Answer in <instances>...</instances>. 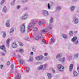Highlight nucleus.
<instances>
[{"mask_svg": "<svg viewBox=\"0 0 79 79\" xmlns=\"http://www.w3.org/2000/svg\"><path fill=\"white\" fill-rule=\"evenodd\" d=\"M17 79H21V75L19 74H18L17 76Z\"/></svg>", "mask_w": 79, "mask_h": 79, "instance_id": "26", "label": "nucleus"}, {"mask_svg": "<svg viewBox=\"0 0 79 79\" xmlns=\"http://www.w3.org/2000/svg\"><path fill=\"white\" fill-rule=\"evenodd\" d=\"M0 48L2 50H4L5 53H6V51L5 50V45H3L2 46H0Z\"/></svg>", "mask_w": 79, "mask_h": 79, "instance_id": "11", "label": "nucleus"}, {"mask_svg": "<svg viewBox=\"0 0 79 79\" xmlns=\"http://www.w3.org/2000/svg\"><path fill=\"white\" fill-rule=\"evenodd\" d=\"M44 56H47V53H45L44 54Z\"/></svg>", "mask_w": 79, "mask_h": 79, "instance_id": "59", "label": "nucleus"}, {"mask_svg": "<svg viewBox=\"0 0 79 79\" xmlns=\"http://www.w3.org/2000/svg\"><path fill=\"white\" fill-rule=\"evenodd\" d=\"M31 26H30L29 25L28 27V32H30V29H31Z\"/></svg>", "mask_w": 79, "mask_h": 79, "instance_id": "32", "label": "nucleus"}, {"mask_svg": "<svg viewBox=\"0 0 79 79\" xmlns=\"http://www.w3.org/2000/svg\"><path fill=\"white\" fill-rule=\"evenodd\" d=\"M78 20H73V22L74 24H77L78 23Z\"/></svg>", "mask_w": 79, "mask_h": 79, "instance_id": "29", "label": "nucleus"}, {"mask_svg": "<svg viewBox=\"0 0 79 79\" xmlns=\"http://www.w3.org/2000/svg\"><path fill=\"white\" fill-rule=\"evenodd\" d=\"M10 64V62H8L7 63V66H9Z\"/></svg>", "mask_w": 79, "mask_h": 79, "instance_id": "49", "label": "nucleus"}, {"mask_svg": "<svg viewBox=\"0 0 79 79\" xmlns=\"http://www.w3.org/2000/svg\"><path fill=\"white\" fill-rule=\"evenodd\" d=\"M19 61L20 64H24V63H24V61L22 59L19 60Z\"/></svg>", "mask_w": 79, "mask_h": 79, "instance_id": "22", "label": "nucleus"}, {"mask_svg": "<svg viewBox=\"0 0 79 79\" xmlns=\"http://www.w3.org/2000/svg\"><path fill=\"white\" fill-rule=\"evenodd\" d=\"M73 20H78L77 18H73Z\"/></svg>", "mask_w": 79, "mask_h": 79, "instance_id": "52", "label": "nucleus"}, {"mask_svg": "<svg viewBox=\"0 0 79 79\" xmlns=\"http://www.w3.org/2000/svg\"><path fill=\"white\" fill-rule=\"evenodd\" d=\"M78 55H79V54L76 53L74 55V58H78Z\"/></svg>", "mask_w": 79, "mask_h": 79, "instance_id": "28", "label": "nucleus"}, {"mask_svg": "<svg viewBox=\"0 0 79 79\" xmlns=\"http://www.w3.org/2000/svg\"><path fill=\"white\" fill-rule=\"evenodd\" d=\"M32 50L33 51H34V52H36V48L35 47H33V48H32Z\"/></svg>", "mask_w": 79, "mask_h": 79, "instance_id": "40", "label": "nucleus"}, {"mask_svg": "<svg viewBox=\"0 0 79 79\" xmlns=\"http://www.w3.org/2000/svg\"><path fill=\"white\" fill-rule=\"evenodd\" d=\"M15 0H13V1L11 2V5L12 6H13V5H15Z\"/></svg>", "mask_w": 79, "mask_h": 79, "instance_id": "31", "label": "nucleus"}, {"mask_svg": "<svg viewBox=\"0 0 79 79\" xmlns=\"http://www.w3.org/2000/svg\"><path fill=\"white\" fill-rule=\"evenodd\" d=\"M45 32L44 30H41L40 32L37 35L36 37V40H39L41 39L42 38V34Z\"/></svg>", "mask_w": 79, "mask_h": 79, "instance_id": "1", "label": "nucleus"}, {"mask_svg": "<svg viewBox=\"0 0 79 79\" xmlns=\"http://www.w3.org/2000/svg\"><path fill=\"white\" fill-rule=\"evenodd\" d=\"M28 7H25L23 8L24 11H26V10H28Z\"/></svg>", "mask_w": 79, "mask_h": 79, "instance_id": "41", "label": "nucleus"}, {"mask_svg": "<svg viewBox=\"0 0 79 79\" xmlns=\"http://www.w3.org/2000/svg\"><path fill=\"white\" fill-rule=\"evenodd\" d=\"M27 2V0H22V2L23 3H26Z\"/></svg>", "mask_w": 79, "mask_h": 79, "instance_id": "34", "label": "nucleus"}, {"mask_svg": "<svg viewBox=\"0 0 79 79\" xmlns=\"http://www.w3.org/2000/svg\"><path fill=\"white\" fill-rule=\"evenodd\" d=\"M21 8V6L20 5H19L17 6V9H19Z\"/></svg>", "mask_w": 79, "mask_h": 79, "instance_id": "50", "label": "nucleus"}, {"mask_svg": "<svg viewBox=\"0 0 79 79\" xmlns=\"http://www.w3.org/2000/svg\"><path fill=\"white\" fill-rule=\"evenodd\" d=\"M48 59V58H44V60H45V61H46V60H47Z\"/></svg>", "mask_w": 79, "mask_h": 79, "instance_id": "58", "label": "nucleus"}, {"mask_svg": "<svg viewBox=\"0 0 79 79\" xmlns=\"http://www.w3.org/2000/svg\"><path fill=\"white\" fill-rule=\"evenodd\" d=\"M18 58H20V56L19 54L18 55Z\"/></svg>", "mask_w": 79, "mask_h": 79, "instance_id": "64", "label": "nucleus"}, {"mask_svg": "<svg viewBox=\"0 0 79 79\" xmlns=\"http://www.w3.org/2000/svg\"><path fill=\"white\" fill-rule=\"evenodd\" d=\"M53 25L51 24H50L49 25V26L48 27V29H52L53 28Z\"/></svg>", "mask_w": 79, "mask_h": 79, "instance_id": "19", "label": "nucleus"}, {"mask_svg": "<svg viewBox=\"0 0 79 79\" xmlns=\"http://www.w3.org/2000/svg\"><path fill=\"white\" fill-rule=\"evenodd\" d=\"M44 30V31L45 32H47V31H48V29H47V28L45 29Z\"/></svg>", "mask_w": 79, "mask_h": 79, "instance_id": "47", "label": "nucleus"}, {"mask_svg": "<svg viewBox=\"0 0 79 79\" xmlns=\"http://www.w3.org/2000/svg\"><path fill=\"white\" fill-rule=\"evenodd\" d=\"M11 68L12 69H13V64H12L11 66Z\"/></svg>", "mask_w": 79, "mask_h": 79, "instance_id": "53", "label": "nucleus"}, {"mask_svg": "<svg viewBox=\"0 0 79 79\" xmlns=\"http://www.w3.org/2000/svg\"><path fill=\"white\" fill-rule=\"evenodd\" d=\"M37 22L35 20L33 21L32 22L30 23L29 24V25L31 27L34 26L35 25H37Z\"/></svg>", "mask_w": 79, "mask_h": 79, "instance_id": "8", "label": "nucleus"}, {"mask_svg": "<svg viewBox=\"0 0 79 79\" xmlns=\"http://www.w3.org/2000/svg\"><path fill=\"white\" fill-rule=\"evenodd\" d=\"M1 55L2 56H5V54L3 53V52H1Z\"/></svg>", "mask_w": 79, "mask_h": 79, "instance_id": "48", "label": "nucleus"}, {"mask_svg": "<svg viewBox=\"0 0 79 79\" xmlns=\"http://www.w3.org/2000/svg\"><path fill=\"white\" fill-rule=\"evenodd\" d=\"M45 22H44L43 21L40 20L38 22V24L39 26H41V25H42L43 24H45Z\"/></svg>", "mask_w": 79, "mask_h": 79, "instance_id": "15", "label": "nucleus"}, {"mask_svg": "<svg viewBox=\"0 0 79 79\" xmlns=\"http://www.w3.org/2000/svg\"><path fill=\"white\" fill-rule=\"evenodd\" d=\"M19 44L20 46H23V45H24V44L21 42L19 43Z\"/></svg>", "mask_w": 79, "mask_h": 79, "instance_id": "43", "label": "nucleus"}, {"mask_svg": "<svg viewBox=\"0 0 79 79\" xmlns=\"http://www.w3.org/2000/svg\"><path fill=\"white\" fill-rule=\"evenodd\" d=\"M52 71L53 73H55V70H54L53 69H52Z\"/></svg>", "mask_w": 79, "mask_h": 79, "instance_id": "61", "label": "nucleus"}, {"mask_svg": "<svg viewBox=\"0 0 79 79\" xmlns=\"http://www.w3.org/2000/svg\"><path fill=\"white\" fill-rule=\"evenodd\" d=\"M48 9H50V4H49V3L48 4Z\"/></svg>", "mask_w": 79, "mask_h": 79, "instance_id": "45", "label": "nucleus"}, {"mask_svg": "<svg viewBox=\"0 0 79 79\" xmlns=\"http://www.w3.org/2000/svg\"><path fill=\"white\" fill-rule=\"evenodd\" d=\"M28 16V14L27 13H25L23 14L22 17L20 18L21 19H26Z\"/></svg>", "mask_w": 79, "mask_h": 79, "instance_id": "3", "label": "nucleus"}, {"mask_svg": "<svg viewBox=\"0 0 79 79\" xmlns=\"http://www.w3.org/2000/svg\"><path fill=\"white\" fill-rule=\"evenodd\" d=\"M33 29V30L34 31H37V28L36 27H32Z\"/></svg>", "mask_w": 79, "mask_h": 79, "instance_id": "33", "label": "nucleus"}, {"mask_svg": "<svg viewBox=\"0 0 79 79\" xmlns=\"http://www.w3.org/2000/svg\"><path fill=\"white\" fill-rule=\"evenodd\" d=\"M50 23H53V20H50L49 21Z\"/></svg>", "mask_w": 79, "mask_h": 79, "instance_id": "54", "label": "nucleus"}, {"mask_svg": "<svg viewBox=\"0 0 79 79\" xmlns=\"http://www.w3.org/2000/svg\"><path fill=\"white\" fill-rule=\"evenodd\" d=\"M77 0H72L73 2H77Z\"/></svg>", "mask_w": 79, "mask_h": 79, "instance_id": "63", "label": "nucleus"}, {"mask_svg": "<svg viewBox=\"0 0 79 79\" xmlns=\"http://www.w3.org/2000/svg\"><path fill=\"white\" fill-rule=\"evenodd\" d=\"M75 8H76V7L73 6H72L71 7H70V10L71 11L73 12V11H74V9H75Z\"/></svg>", "mask_w": 79, "mask_h": 79, "instance_id": "14", "label": "nucleus"}, {"mask_svg": "<svg viewBox=\"0 0 79 79\" xmlns=\"http://www.w3.org/2000/svg\"><path fill=\"white\" fill-rule=\"evenodd\" d=\"M77 40V37L75 36L72 39V42H73L75 44L77 45L78 44V40Z\"/></svg>", "mask_w": 79, "mask_h": 79, "instance_id": "4", "label": "nucleus"}, {"mask_svg": "<svg viewBox=\"0 0 79 79\" xmlns=\"http://www.w3.org/2000/svg\"><path fill=\"white\" fill-rule=\"evenodd\" d=\"M69 35H73V31H70L69 33Z\"/></svg>", "mask_w": 79, "mask_h": 79, "instance_id": "44", "label": "nucleus"}, {"mask_svg": "<svg viewBox=\"0 0 79 79\" xmlns=\"http://www.w3.org/2000/svg\"><path fill=\"white\" fill-rule=\"evenodd\" d=\"M43 14L44 16H48L49 15L48 11L45 10L43 11Z\"/></svg>", "mask_w": 79, "mask_h": 79, "instance_id": "10", "label": "nucleus"}, {"mask_svg": "<svg viewBox=\"0 0 79 79\" xmlns=\"http://www.w3.org/2000/svg\"><path fill=\"white\" fill-rule=\"evenodd\" d=\"M44 58V56L42 55L37 56L35 57V59L37 61H41Z\"/></svg>", "mask_w": 79, "mask_h": 79, "instance_id": "6", "label": "nucleus"}, {"mask_svg": "<svg viewBox=\"0 0 79 79\" xmlns=\"http://www.w3.org/2000/svg\"><path fill=\"white\" fill-rule=\"evenodd\" d=\"M65 61V57H63L62 59V62H64Z\"/></svg>", "mask_w": 79, "mask_h": 79, "instance_id": "42", "label": "nucleus"}, {"mask_svg": "<svg viewBox=\"0 0 79 79\" xmlns=\"http://www.w3.org/2000/svg\"><path fill=\"white\" fill-rule=\"evenodd\" d=\"M77 70L78 71V72L79 73V67H77Z\"/></svg>", "mask_w": 79, "mask_h": 79, "instance_id": "55", "label": "nucleus"}, {"mask_svg": "<svg viewBox=\"0 0 79 79\" xmlns=\"http://www.w3.org/2000/svg\"><path fill=\"white\" fill-rule=\"evenodd\" d=\"M53 17H51L50 18V20H53Z\"/></svg>", "mask_w": 79, "mask_h": 79, "instance_id": "57", "label": "nucleus"}, {"mask_svg": "<svg viewBox=\"0 0 79 79\" xmlns=\"http://www.w3.org/2000/svg\"><path fill=\"white\" fill-rule=\"evenodd\" d=\"M47 76L48 78L49 79H52V75L50 73H48L47 74Z\"/></svg>", "mask_w": 79, "mask_h": 79, "instance_id": "12", "label": "nucleus"}, {"mask_svg": "<svg viewBox=\"0 0 79 79\" xmlns=\"http://www.w3.org/2000/svg\"><path fill=\"white\" fill-rule=\"evenodd\" d=\"M73 74L74 76H77V73L76 71H74L73 72Z\"/></svg>", "mask_w": 79, "mask_h": 79, "instance_id": "27", "label": "nucleus"}, {"mask_svg": "<svg viewBox=\"0 0 79 79\" xmlns=\"http://www.w3.org/2000/svg\"><path fill=\"white\" fill-rule=\"evenodd\" d=\"M19 52L20 53H23L24 52V50L22 49H20L18 50Z\"/></svg>", "mask_w": 79, "mask_h": 79, "instance_id": "24", "label": "nucleus"}, {"mask_svg": "<svg viewBox=\"0 0 79 79\" xmlns=\"http://www.w3.org/2000/svg\"><path fill=\"white\" fill-rule=\"evenodd\" d=\"M12 46L14 48H15L18 47V45H17L16 42H14L12 43Z\"/></svg>", "mask_w": 79, "mask_h": 79, "instance_id": "9", "label": "nucleus"}, {"mask_svg": "<svg viewBox=\"0 0 79 79\" xmlns=\"http://www.w3.org/2000/svg\"><path fill=\"white\" fill-rule=\"evenodd\" d=\"M46 67H47V65L44 64L43 65H40L39 67H38V70H44L45 69H46Z\"/></svg>", "mask_w": 79, "mask_h": 79, "instance_id": "5", "label": "nucleus"}, {"mask_svg": "<svg viewBox=\"0 0 79 79\" xmlns=\"http://www.w3.org/2000/svg\"><path fill=\"white\" fill-rule=\"evenodd\" d=\"M62 37L64 39H67V36L66 34H64L62 35Z\"/></svg>", "mask_w": 79, "mask_h": 79, "instance_id": "25", "label": "nucleus"}, {"mask_svg": "<svg viewBox=\"0 0 79 79\" xmlns=\"http://www.w3.org/2000/svg\"><path fill=\"white\" fill-rule=\"evenodd\" d=\"M31 55H33V54H34V53L32 52H31L30 53Z\"/></svg>", "mask_w": 79, "mask_h": 79, "instance_id": "62", "label": "nucleus"}, {"mask_svg": "<svg viewBox=\"0 0 79 79\" xmlns=\"http://www.w3.org/2000/svg\"><path fill=\"white\" fill-rule=\"evenodd\" d=\"M61 8H62L61 6H58L56 8L57 10H61Z\"/></svg>", "mask_w": 79, "mask_h": 79, "instance_id": "30", "label": "nucleus"}, {"mask_svg": "<svg viewBox=\"0 0 79 79\" xmlns=\"http://www.w3.org/2000/svg\"><path fill=\"white\" fill-rule=\"evenodd\" d=\"M7 11V9L6 6H4L3 8L2 12L3 13H6Z\"/></svg>", "mask_w": 79, "mask_h": 79, "instance_id": "18", "label": "nucleus"}, {"mask_svg": "<svg viewBox=\"0 0 79 79\" xmlns=\"http://www.w3.org/2000/svg\"><path fill=\"white\" fill-rule=\"evenodd\" d=\"M59 61H62V59L61 58H59Z\"/></svg>", "mask_w": 79, "mask_h": 79, "instance_id": "51", "label": "nucleus"}, {"mask_svg": "<svg viewBox=\"0 0 79 79\" xmlns=\"http://www.w3.org/2000/svg\"><path fill=\"white\" fill-rule=\"evenodd\" d=\"M23 39H24V40H28L29 41L30 40H29V38H27V37H25Z\"/></svg>", "mask_w": 79, "mask_h": 79, "instance_id": "39", "label": "nucleus"}, {"mask_svg": "<svg viewBox=\"0 0 79 79\" xmlns=\"http://www.w3.org/2000/svg\"><path fill=\"white\" fill-rule=\"evenodd\" d=\"M73 68V65L71 64L69 66V71L70 72L72 71Z\"/></svg>", "mask_w": 79, "mask_h": 79, "instance_id": "16", "label": "nucleus"}, {"mask_svg": "<svg viewBox=\"0 0 79 79\" xmlns=\"http://www.w3.org/2000/svg\"><path fill=\"white\" fill-rule=\"evenodd\" d=\"M51 3L52 5H53V4H54V2H51Z\"/></svg>", "mask_w": 79, "mask_h": 79, "instance_id": "60", "label": "nucleus"}, {"mask_svg": "<svg viewBox=\"0 0 79 79\" xmlns=\"http://www.w3.org/2000/svg\"><path fill=\"white\" fill-rule=\"evenodd\" d=\"M29 60L30 61H32L33 60V58L31 57H30L29 58Z\"/></svg>", "mask_w": 79, "mask_h": 79, "instance_id": "38", "label": "nucleus"}, {"mask_svg": "<svg viewBox=\"0 0 79 79\" xmlns=\"http://www.w3.org/2000/svg\"><path fill=\"white\" fill-rule=\"evenodd\" d=\"M3 67V65H0L1 69H2V68Z\"/></svg>", "mask_w": 79, "mask_h": 79, "instance_id": "56", "label": "nucleus"}, {"mask_svg": "<svg viewBox=\"0 0 79 79\" xmlns=\"http://www.w3.org/2000/svg\"><path fill=\"white\" fill-rule=\"evenodd\" d=\"M5 0H2L1 2L0 3V5H2V4H3L4 2H5Z\"/></svg>", "mask_w": 79, "mask_h": 79, "instance_id": "35", "label": "nucleus"}, {"mask_svg": "<svg viewBox=\"0 0 79 79\" xmlns=\"http://www.w3.org/2000/svg\"><path fill=\"white\" fill-rule=\"evenodd\" d=\"M61 56H62L61 53L57 55L56 58H60L61 57Z\"/></svg>", "mask_w": 79, "mask_h": 79, "instance_id": "20", "label": "nucleus"}, {"mask_svg": "<svg viewBox=\"0 0 79 79\" xmlns=\"http://www.w3.org/2000/svg\"><path fill=\"white\" fill-rule=\"evenodd\" d=\"M58 70L60 71H63V69H64V67L62 66L61 64H59L58 65Z\"/></svg>", "mask_w": 79, "mask_h": 79, "instance_id": "7", "label": "nucleus"}, {"mask_svg": "<svg viewBox=\"0 0 79 79\" xmlns=\"http://www.w3.org/2000/svg\"><path fill=\"white\" fill-rule=\"evenodd\" d=\"M6 32H3V37H6Z\"/></svg>", "mask_w": 79, "mask_h": 79, "instance_id": "37", "label": "nucleus"}, {"mask_svg": "<svg viewBox=\"0 0 79 79\" xmlns=\"http://www.w3.org/2000/svg\"><path fill=\"white\" fill-rule=\"evenodd\" d=\"M10 40H11L10 39H8L6 41V45L8 47H9L10 41Z\"/></svg>", "mask_w": 79, "mask_h": 79, "instance_id": "13", "label": "nucleus"}, {"mask_svg": "<svg viewBox=\"0 0 79 79\" xmlns=\"http://www.w3.org/2000/svg\"><path fill=\"white\" fill-rule=\"evenodd\" d=\"M26 70L27 72V73H29V68L28 67H26Z\"/></svg>", "mask_w": 79, "mask_h": 79, "instance_id": "36", "label": "nucleus"}, {"mask_svg": "<svg viewBox=\"0 0 79 79\" xmlns=\"http://www.w3.org/2000/svg\"><path fill=\"white\" fill-rule=\"evenodd\" d=\"M14 32V29H13V28H12L11 29H10V35H11Z\"/></svg>", "mask_w": 79, "mask_h": 79, "instance_id": "17", "label": "nucleus"}, {"mask_svg": "<svg viewBox=\"0 0 79 79\" xmlns=\"http://www.w3.org/2000/svg\"><path fill=\"white\" fill-rule=\"evenodd\" d=\"M42 42L43 43H44L45 44H46V42H45V40H44V39H43L42 40Z\"/></svg>", "mask_w": 79, "mask_h": 79, "instance_id": "46", "label": "nucleus"}, {"mask_svg": "<svg viewBox=\"0 0 79 79\" xmlns=\"http://www.w3.org/2000/svg\"><path fill=\"white\" fill-rule=\"evenodd\" d=\"M55 41V38L53 37H52L51 39V43H53Z\"/></svg>", "mask_w": 79, "mask_h": 79, "instance_id": "23", "label": "nucleus"}, {"mask_svg": "<svg viewBox=\"0 0 79 79\" xmlns=\"http://www.w3.org/2000/svg\"><path fill=\"white\" fill-rule=\"evenodd\" d=\"M20 32L22 33H24L25 32V24H22L20 27Z\"/></svg>", "mask_w": 79, "mask_h": 79, "instance_id": "2", "label": "nucleus"}, {"mask_svg": "<svg viewBox=\"0 0 79 79\" xmlns=\"http://www.w3.org/2000/svg\"><path fill=\"white\" fill-rule=\"evenodd\" d=\"M6 25L7 27H9L10 26V21L9 20H7L6 22Z\"/></svg>", "mask_w": 79, "mask_h": 79, "instance_id": "21", "label": "nucleus"}]
</instances>
